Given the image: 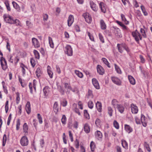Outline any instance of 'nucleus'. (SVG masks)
Instances as JSON below:
<instances>
[{
  "instance_id": "f8f14e48",
  "label": "nucleus",
  "mask_w": 152,
  "mask_h": 152,
  "mask_svg": "<svg viewBox=\"0 0 152 152\" xmlns=\"http://www.w3.org/2000/svg\"><path fill=\"white\" fill-rule=\"evenodd\" d=\"M64 87L66 90V92L67 94H69L70 93V91L72 89V87L70 84L67 83H64Z\"/></svg>"
},
{
  "instance_id": "f257e3e1",
  "label": "nucleus",
  "mask_w": 152,
  "mask_h": 152,
  "mask_svg": "<svg viewBox=\"0 0 152 152\" xmlns=\"http://www.w3.org/2000/svg\"><path fill=\"white\" fill-rule=\"evenodd\" d=\"M136 122L137 124H140L141 123L144 127L147 126V121L144 115L141 114V120H140L138 117H136L135 118Z\"/></svg>"
},
{
  "instance_id": "a19ab883",
  "label": "nucleus",
  "mask_w": 152,
  "mask_h": 152,
  "mask_svg": "<svg viewBox=\"0 0 152 152\" xmlns=\"http://www.w3.org/2000/svg\"><path fill=\"white\" fill-rule=\"evenodd\" d=\"M48 40L50 47L51 48H53L54 47V44L52 38L50 37H49Z\"/></svg>"
},
{
  "instance_id": "2f4dec72",
  "label": "nucleus",
  "mask_w": 152,
  "mask_h": 152,
  "mask_svg": "<svg viewBox=\"0 0 152 152\" xmlns=\"http://www.w3.org/2000/svg\"><path fill=\"white\" fill-rule=\"evenodd\" d=\"M144 146L145 150H146L148 152H151V149L149 145L146 142H144Z\"/></svg>"
},
{
  "instance_id": "7c9ffc66",
  "label": "nucleus",
  "mask_w": 152,
  "mask_h": 152,
  "mask_svg": "<svg viewBox=\"0 0 152 152\" xmlns=\"http://www.w3.org/2000/svg\"><path fill=\"white\" fill-rule=\"evenodd\" d=\"M12 4L14 7L15 9L18 11L20 12V9L19 5L15 2L13 1Z\"/></svg>"
},
{
  "instance_id": "13d9d810",
  "label": "nucleus",
  "mask_w": 152,
  "mask_h": 152,
  "mask_svg": "<svg viewBox=\"0 0 152 152\" xmlns=\"http://www.w3.org/2000/svg\"><path fill=\"white\" fill-rule=\"evenodd\" d=\"M94 104L91 101H89L88 102V107L91 109H92L94 107Z\"/></svg>"
},
{
  "instance_id": "6e6552de",
  "label": "nucleus",
  "mask_w": 152,
  "mask_h": 152,
  "mask_svg": "<svg viewBox=\"0 0 152 152\" xmlns=\"http://www.w3.org/2000/svg\"><path fill=\"white\" fill-rule=\"evenodd\" d=\"M99 5L101 12L104 13H105L106 11V5L103 2H100Z\"/></svg>"
},
{
  "instance_id": "9d476101",
  "label": "nucleus",
  "mask_w": 152,
  "mask_h": 152,
  "mask_svg": "<svg viewBox=\"0 0 152 152\" xmlns=\"http://www.w3.org/2000/svg\"><path fill=\"white\" fill-rule=\"evenodd\" d=\"M36 81L35 80H34L33 81V83L32 84L31 83H29V87L30 90V91L31 94H33V88H34L35 91H36Z\"/></svg>"
},
{
  "instance_id": "ea45409f",
  "label": "nucleus",
  "mask_w": 152,
  "mask_h": 152,
  "mask_svg": "<svg viewBox=\"0 0 152 152\" xmlns=\"http://www.w3.org/2000/svg\"><path fill=\"white\" fill-rule=\"evenodd\" d=\"M121 144L122 146L124 148H125L126 149H127L128 148V144L126 140H122Z\"/></svg>"
},
{
  "instance_id": "0e129e2a",
  "label": "nucleus",
  "mask_w": 152,
  "mask_h": 152,
  "mask_svg": "<svg viewBox=\"0 0 152 152\" xmlns=\"http://www.w3.org/2000/svg\"><path fill=\"white\" fill-rule=\"evenodd\" d=\"M30 63L33 67H34L36 65V62L33 58H31L30 59Z\"/></svg>"
},
{
  "instance_id": "6ab92c4d",
  "label": "nucleus",
  "mask_w": 152,
  "mask_h": 152,
  "mask_svg": "<svg viewBox=\"0 0 152 152\" xmlns=\"http://www.w3.org/2000/svg\"><path fill=\"white\" fill-rule=\"evenodd\" d=\"M114 32L116 36L121 37H122L121 33V30L118 28H115L114 30Z\"/></svg>"
},
{
  "instance_id": "bf43d9fd",
  "label": "nucleus",
  "mask_w": 152,
  "mask_h": 152,
  "mask_svg": "<svg viewBox=\"0 0 152 152\" xmlns=\"http://www.w3.org/2000/svg\"><path fill=\"white\" fill-rule=\"evenodd\" d=\"M37 118L39 120V121L40 124H42V118L39 113H38L37 114Z\"/></svg>"
},
{
  "instance_id": "c9c22d12",
  "label": "nucleus",
  "mask_w": 152,
  "mask_h": 152,
  "mask_svg": "<svg viewBox=\"0 0 152 152\" xmlns=\"http://www.w3.org/2000/svg\"><path fill=\"white\" fill-rule=\"evenodd\" d=\"M112 104L115 109L119 104H118V102L116 99H113L112 101Z\"/></svg>"
},
{
  "instance_id": "79ce46f5",
  "label": "nucleus",
  "mask_w": 152,
  "mask_h": 152,
  "mask_svg": "<svg viewBox=\"0 0 152 152\" xmlns=\"http://www.w3.org/2000/svg\"><path fill=\"white\" fill-rule=\"evenodd\" d=\"M114 66L115 70L119 74H121L122 72L120 67L116 64H114Z\"/></svg>"
},
{
  "instance_id": "680f3d73",
  "label": "nucleus",
  "mask_w": 152,
  "mask_h": 152,
  "mask_svg": "<svg viewBox=\"0 0 152 152\" xmlns=\"http://www.w3.org/2000/svg\"><path fill=\"white\" fill-rule=\"evenodd\" d=\"M16 102L17 104H18L20 102V94L19 93L17 92L16 93Z\"/></svg>"
},
{
  "instance_id": "6e6d98bb",
  "label": "nucleus",
  "mask_w": 152,
  "mask_h": 152,
  "mask_svg": "<svg viewBox=\"0 0 152 152\" xmlns=\"http://www.w3.org/2000/svg\"><path fill=\"white\" fill-rule=\"evenodd\" d=\"M113 125L114 127L117 129H119V126L118 123L116 120H115L113 121Z\"/></svg>"
},
{
  "instance_id": "3c124183",
  "label": "nucleus",
  "mask_w": 152,
  "mask_h": 152,
  "mask_svg": "<svg viewBox=\"0 0 152 152\" xmlns=\"http://www.w3.org/2000/svg\"><path fill=\"white\" fill-rule=\"evenodd\" d=\"M84 116L87 119L90 118V116L88 113L87 111L86 110H85L84 111Z\"/></svg>"
},
{
  "instance_id": "de8ad7c7",
  "label": "nucleus",
  "mask_w": 152,
  "mask_h": 152,
  "mask_svg": "<svg viewBox=\"0 0 152 152\" xmlns=\"http://www.w3.org/2000/svg\"><path fill=\"white\" fill-rule=\"evenodd\" d=\"M140 32L142 34V36L144 38H146L147 36L144 29L142 28H141L140 29Z\"/></svg>"
},
{
  "instance_id": "e2e57ef3",
  "label": "nucleus",
  "mask_w": 152,
  "mask_h": 152,
  "mask_svg": "<svg viewBox=\"0 0 152 152\" xmlns=\"http://www.w3.org/2000/svg\"><path fill=\"white\" fill-rule=\"evenodd\" d=\"M67 102L66 100L65 99H64L61 102V105L64 107H66L67 105Z\"/></svg>"
},
{
  "instance_id": "c756f323",
  "label": "nucleus",
  "mask_w": 152,
  "mask_h": 152,
  "mask_svg": "<svg viewBox=\"0 0 152 152\" xmlns=\"http://www.w3.org/2000/svg\"><path fill=\"white\" fill-rule=\"evenodd\" d=\"M57 88L58 91L60 92L61 95H63L64 94L65 90H64V88L61 86H57Z\"/></svg>"
},
{
  "instance_id": "39448f33",
  "label": "nucleus",
  "mask_w": 152,
  "mask_h": 152,
  "mask_svg": "<svg viewBox=\"0 0 152 152\" xmlns=\"http://www.w3.org/2000/svg\"><path fill=\"white\" fill-rule=\"evenodd\" d=\"M20 143L22 146H27L28 144V140L27 137L25 136H23L20 139Z\"/></svg>"
},
{
  "instance_id": "cd10ccee",
  "label": "nucleus",
  "mask_w": 152,
  "mask_h": 152,
  "mask_svg": "<svg viewBox=\"0 0 152 152\" xmlns=\"http://www.w3.org/2000/svg\"><path fill=\"white\" fill-rule=\"evenodd\" d=\"M23 130L25 134H27L28 132V126L26 123H25L23 126Z\"/></svg>"
},
{
  "instance_id": "58836bf2",
  "label": "nucleus",
  "mask_w": 152,
  "mask_h": 152,
  "mask_svg": "<svg viewBox=\"0 0 152 152\" xmlns=\"http://www.w3.org/2000/svg\"><path fill=\"white\" fill-rule=\"evenodd\" d=\"M20 67L21 68V70L23 75L26 74V70L28 69L23 64H22L20 65Z\"/></svg>"
},
{
  "instance_id": "a878e982",
  "label": "nucleus",
  "mask_w": 152,
  "mask_h": 152,
  "mask_svg": "<svg viewBox=\"0 0 152 152\" xmlns=\"http://www.w3.org/2000/svg\"><path fill=\"white\" fill-rule=\"evenodd\" d=\"M51 68L49 66H47V72L50 78H52L53 77V73L51 70Z\"/></svg>"
},
{
  "instance_id": "c85d7f7f",
  "label": "nucleus",
  "mask_w": 152,
  "mask_h": 152,
  "mask_svg": "<svg viewBox=\"0 0 152 152\" xmlns=\"http://www.w3.org/2000/svg\"><path fill=\"white\" fill-rule=\"evenodd\" d=\"M118 111L121 113H123L124 110V107L122 105L119 104L118 105V107H116Z\"/></svg>"
},
{
  "instance_id": "393cba45",
  "label": "nucleus",
  "mask_w": 152,
  "mask_h": 152,
  "mask_svg": "<svg viewBox=\"0 0 152 152\" xmlns=\"http://www.w3.org/2000/svg\"><path fill=\"white\" fill-rule=\"evenodd\" d=\"M26 110L27 113L29 114L31 112L30 104L29 102H28L26 106Z\"/></svg>"
},
{
  "instance_id": "a18cd8bd",
  "label": "nucleus",
  "mask_w": 152,
  "mask_h": 152,
  "mask_svg": "<svg viewBox=\"0 0 152 152\" xmlns=\"http://www.w3.org/2000/svg\"><path fill=\"white\" fill-rule=\"evenodd\" d=\"M102 60L103 62L104 63L107 65V67L109 68L110 67V64L106 58H102Z\"/></svg>"
},
{
  "instance_id": "4468645a",
  "label": "nucleus",
  "mask_w": 152,
  "mask_h": 152,
  "mask_svg": "<svg viewBox=\"0 0 152 152\" xmlns=\"http://www.w3.org/2000/svg\"><path fill=\"white\" fill-rule=\"evenodd\" d=\"M97 72L100 75H103L104 73V68L100 65H98L96 67Z\"/></svg>"
},
{
  "instance_id": "412c9836",
  "label": "nucleus",
  "mask_w": 152,
  "mask_h": 152,
  "mask_svg": "<svg viewBox=\"0 0 152 152\" xmlns=\"http://www.w3.org/2000/svg\"><path fill=\"white\" fill-rule=\"evenodd\" d=\"M96 106L98 111L101 112L102 111V106L101 103L97 101L96 104Z\"/></svg>"
},
{
  "instance_id": "4c0bfd02",
  "label": "nucleus",
  "mask_w": 152,
  "mask_h": 152,
  "mask_svg": "<svg viewBox=\"0 0 152 152\" xmlns=\"http://www.w3.org/2000/svg\"><path fill=\"white\" fill-rule=\"evenodd\" d=\"M66 118L65 115H63L61 119V122L63 125H65L66 124Z\"/></svg>"
},
{
  "instance_id": "0eeeda50",
  "label": "nucleus",
  "mask_w": 152,
  "mask_h": 152,
  "mask_svg": "<svg viewBox=\"0 0 152 152\" xmlns=\"http://www.w3.org/2000/svg\"><path fill=\"white\" fill-rule=\"evenodd\" d=\"M86 21L88 23H90L92 21V18L90 15L88 13H84L83 15Z\"/></svg>"
},
{
  "instance_id": "1a4fd4ad",
  "label": "nucleus",
  "mask_w": 152,
  "mask_h": 152,
  "mask_svg": "<svg viewBox=\"0 0 152 152\" xmlns=\"http://www.w3.org/2000/svg\"><path fill=\"white\" fill-rule=\"evenodd\" d=\"M131 111L132 113L136 114L137 113L138 110L137 106L134 104H132L130 105Z\"/></svg>"
},
{
  "instance_id": "f03ea898",
  "label": "nucleus",
  "mask_w": 152,
  "mask_h": 152,
  "mask_svg": "<svg viewBox=\"0 0 152 152\" xmlns=\"http://www.w3.org/2000/svg\"><path fill=\"white\" fill-rule=\"evenodd\" d=\"M132 35L137 43L139 42L140 40H142V36L137 30H136L135 31L132 32Z\"/></svg>"
},
{
  "instance_id": "603ef678",
  "label": "nucleus",
  "mask_w": 152,
  "mask_h": 152,
  "mask_svg": "<svg viewBox=\"0 0 152 152\" xmlns=\"http://www.w3.org/2000/svg\"><path fill=\"white\" fill-rule=\"evenodd\" d=\"M14 23L13 24H15L17 26H21V23L17 19H14Z\"/></svg>"
},
{
  "instance_id": "4d7b16f0",
  "label": "nucleus",
  "mask_w": 152,
  "mask_h": 152,
  "mask_svg": "<svg viewBox=\"0 0 152 152\" xmlns=\"http://www.w3.org/2000/svg\"><path fill=\"white\" fill-rule=\"evenodd\" d=\"M108 113L110 116H111L112 115V113L113 112V110L112 108L110 107H108L107 108Z\"/></svg>"
},
{
  "instance_id": "774afa93",
  "label": "nucleus",
  "mask_w": 152,
  "mask_h": 152,
  "mask_svg": "<svg viewBox=\"0 0 152 152\" xmlns=\"http://www.w3.org/2000/svg\"><path fill=\"white\" fill-rule=\"evenodd\" d=\"M101 121L99 118H97L95 121V124L98 126H99L100 125Z\"/></svg>"
},
{
  "instance_id": "052dcab7",
  "label": "nucleus",
  "mask_w": 152,
  "mask_h": 152,
  "mask_svg": "<svg viewBox=\"0 0 152 152\" xmlns=\"http://www.w3.org/2000/svg\"><path fill=\"white\" fill-rule=\"evenodd\" d=\"M4 3L6 7L7 10L8 11H10L11 10V9L10 7V5L8 1H5Z\"/></svg>"
},
{
  "instance_id": "864d4df0",
  "label": "nucleus",
  "mask_w": 152,
  "mask_h": 152,
  "mask_svg": "<svg viewBox=\"0 0 152 152\" xmlns=\"http://www.w3.org/2000/svg\"><path fill=\"white\" fill-rule=\"evenodd\" d=\"M34 53L35 56V58L37 59L39 58V53L36 50H34Z\"/></svg>"
},
{
  "instance_id": "49530a36",
  "label": "nucleus",
  "mask_w": 152,
  "mask_h": 152,
  "mask_svg": "<svg viewBox=\"0 0 152 152\" xmlns=\"http://www.w3.org/2000/svg\"><path fill=\"white\" fill-rule=\"evenodd\" d=\"M20 119H18L16 122V129L17 130H19L20 129Z\"/></svg>"
},
{
  "instance_id": "37998d69",
  "label": "nucleus",
  "mask_w": 152,
  "mask_h": 152,
  "mask_svg": "<svg viewBox=\"0 0 152 152\" xmlns=\"http://www.w3.org/2000/svg\"><path fill=\"white\" fill-rule=\"evenodd\" d=\"M75 73L80 78H82L83 77V73L78 70H75Z\"/></svg>"
},
{
  "instance_id": "69168bd1",
  "label": "nucleus",
  "mask_w": 152,
  "mask_h": 152,
  "mask_svg": "<svg viewBox=\"0 0 152 152\" xmlns=\"http://www.w3.org/2000/svg\"><path fill=\"white\" fill-rule=\"evenodd\" d=\"M75 148H78L79 146V140L76 139L75 142Z\"/></svg>"
},
{
  "instance_id": "a211bd4d",
  "label": "nucleus",
  "mask_w": 152,
  "mask_h": 152,
  "mask_svg": "<svg viewBox=\"0 0 152 152\" xmlns=\"http://www.w3.org/2000/svg\"><path fill=\"white\" fill-rule=\"evenodd\" d=\"M95 137L98 140L101 139L102 137V133L99 131H97L95 134Z\"/></svg>"
},
{
  "instance_id": "aec40b11",
  "label": "nucleus",
  "mask_w": 152,
  "mask_h": 152,
  "mask_svg": "<svg viewBox=\"0 0 152 152\" xmlns=\"http://www.w3.org/2000/svg\"><path fill=\"white\" fill-rule=\"evenodd\" d=\"M90 7L91 9L94 11L96 12L98 10V7L92 1L90 2Z\"/></svg>"
},
{
  "instance_id": "4be33fe9",
  "label": "nucleus",
  "mask_w": 152,
  "mask_h": 152,
  "mask_svg": "<svg viewBox=\"0 0 152 152\" xmlns=\"http://www.w3.org/2000/svg\"><path fill=\"white\" fill-rule=\"evenodd\" d=\"M100 24L101 28L102 29L104 30L106 29V25L103 19H101L100 20Z\"/></svg>"
},
{
  "instance_id": "72a5a7b5",
  "label": "nucleus",
  "mask_w": 152,
  "mask_h": 152,
  "mask_svg": "<svg viewBox=\"0 0 152 152\" xmlns=\"http://www.w3.org/2000/svg\"><path fill=\"white\" fill-rule=\"evenodd\" d=\"M36 73L37 76L39 77L42 74V72L41 69L39 67H38L36 72Z\"/></svg>"
},
{
  "instance_id": "5701e85b",
  "label": "nucleus",
  "mask_w": 152,
  "mask_h": 152,
  "mask_svg": "<svg viewBox=\"0 0 152 152\" xmlns=\"http://www.w3.org/2000/svg\"><path fill=\"white\" fill-rule=\"evenodd\" d=\"M124 128L125 131L128 133L132 132L133 131L132 128L128 125L125 124Z\"/></svg>"
},
{
  "instance_id": "e433bc0d",
  "label": "nucleus",
  "mask_w": 152,
  "mask_h": 152,
  "mask_svg": "<svg viewBox=\"0 0 152 152\" xmlns=\"http://www.w3.org/2000/svg\"><path fill=\"white\" fill-rule=\"evenodd\" d=\"M121 16L122 20L124 22L125 24L128 25L129 24V22L126 20L125 17V15L124 14H121Z\"/></svg>"
},
{
  "instance_id": "8fccbe9b",
  "label": "nucleus",
  "mask_w": 152,
  "mask_h": 152,
  "mask_svg": "<svg viewBox=\"0 0 152 152\" xmlns=\"http://www.w3.org/2000/svg\"><path fill=\"white\" fill-rule=\"evenodd\" d=\"M95 144L94 142L93 141H91L90 144V147L91 151H94L95 148Z\"/></svg>"
},
{
  "instance_id": "bb28decb",
  "label": "nucleus",
  "mask_w": 152,
  "mask_h": 152,
  "mask_svg": "<svg viewBox=\"0 0 152 152\" xmlns=\"http://www.w3.org/2000/svg\"><path fill=\"white\" fill-rule=\"evenodd\" d=\"M128 78L130 83L132 85H134L135 84V80L134 78L131 75L128 76Z\"/></svg>"
},
{
  "instance_id": "9b49d317",
  "label": "nucleus",
  "mask_w": 152,
  "mask_h": 152,
  "mask_svg": "<svg viewBox=\"0 0 152 152\" xmlns=\"http://www.w3.org/2000/svg\"><path fill=\"white\" fill-rule=\"evenodd\" d=\"M32 42L33 45L35 48H38L40 47V43L36 38H33L32 39Z\"/></svg>"
},
{
  "instance_id": "dca6fc26",
  "label": "nucleus",
  "mask_w": 152,
  "mask_h": 152,
  "mask_svg": "<svg viewBox=\"0 0 152 152\" xmlns=\"http://www.w3.org/2000/svg\"><path fill=\"white\" fill-rule=\"evenodd\" d=\"M74 21V16L72 15H69L67 20L68 25L69 26H70Z\"/></svg>"
},
{
  "instance_id": "ddd939ff",
  "label": "nucleus",
  "mask_w": 152,
  "mask_h": 152,
  "mask_svg": "<svg viewBox=\"0 0 152 152\" xmlns=\"http://www.w3.org/2000/svg\"><path fill=\"white\" fill-rule=\"evenodd\" d=\"M111 79L112 81L115 84L117 85H121V80L117 77H111Z\"/></svg>"
},
{
  "instance_id": "c03bdc74",
  "label": "nucleus",
  "mask_w": 152,
  "mask_h": 152,
  "mask_svg": "<svg viewBox=\"0 0 152 152\" xmlns=\"http://www.w3.org/2000/svg\"><path fill=\"white\" fill-rule=\"evenodd\" d=\"M5 109L6 113H7L8 112L9 109L8 100H7L6 101V102L5 103Z\"/></svg>"
},
{
  "instance_id": "f3484780",
  "label": "nucleus",
  "mask_w": 152,
  "mask_h": 152,
  "mask_svg": "<svg viewBox=\"0 0 152 152\" xmlns=\"http://www.w3.org/2000/svg\"><path fill=\"white\" fill-rule=\"evenodd\" d=\"M125 45L124 44H118L117 47L118 48L119 51L121 53H122L125 48Z\"/></svg>"
},
{
  "instance_id": "423d86ee",
  "label": "nucleus",
  "mask_w": 152,
  "mask_h": 152,
  "mask_svg": "<svg viewBox=\"0 0 152 152\" xmlns=\"http://www.w3.org/2000/svg\"><path fill=\"white\" fill-rule=\"evenodd\" d=\"M0 62L2 69L5 70L7 67V64L4 58L1 57L0 59Z\"/></svg>"
},
{
  "instance_id": "20e7f679",
  "label": "nucleus",
  "mask_w": 152,
  "mask_h": 152,
  "mask_svg": "<svg viewBox=\"0 0 152 152\" xmlns=\"http://www.w3.org/2000/svg\"><path fill=\"white\" fill-rule=\"evenodd\" d=\"M65 52L69 56H71L73 55V50L71 46L67 45L65 48Z\"/></svg>"
},
{
  "instance_id": "2eb2a0df",
  "label": "nucleus",
  "mask_w": 152,
  "mask_h": 152,
  "mask_svg": "<svg viewBox=\"0 0 152 152\" xmlns=\"http://www.w3.org/2000/svg\"><path fill=\"white\" fill-rule=\"evenodd\" d=\"M92 83L94 86L97 89L100 88V86L97 80L95 78L92 79Z\"/></svg>"
},
{
  "instance_id": "b1692460",
  "label": "nucleus",
  "mask_w": 152,
  "mask_h": 152,
  "mask_svg": "<svg viewBox=\"0 0 152 152\" xmlns=\"http://www.w3.org/2000/svg\"><path fill=\"white\" fill-rule=\"evenodd\" d=\"M50 88L48 86H45L43 89L44 95L46 96L48 95L50 91Z\"/></svg>"
},
{
  "instance_id": "5fc2aeb1",
  "label": "nucleus",
  "mask_w": 152,
  "mask_h": 152,
  "mask_svg": "<svg viewBox=\"0 0 152 152\" xmlns=\"http://www.w3.org/2000/svg\"><path fill=\"white\" fill-rule=\"evenodd\" d=\"M7 141V136L6 134H4L3 138V144L2 145L4 146L6 144Z\"/></svg>"
},
{
  "instance_id": "7ed1b4c3",
  "label": "nucleus",
  "mask_w": 152,
  "mask_h": 152,
  "mask_svg": "<svg viewBox=\"0 0 152 152\" xmlns=\"http://www.w3.org/2000/svg\"><path fill=\"white\" fill-rule=\"evenodd\" d=\"M4 20L7 23L11 24L14 23L13 18L8 15L4 14L3 16Z\"/></svg>"
},
{
  "instance_id": "338daca9",
  "label": "nucleus",
  "mask_w": 152,
  "mask_h": 152,
  "mask_svg": "<svg viewBox=\"0 0 152 152\" xmlns=\"http://www.w3.org/2000/svg\"><path fill=\"white\" fill-rule=\"evenodd\" d=\"M88 35L90 39L92 41H94V37L93 35L90 33V32H88Z\"/></svg>"
},
{
  "instance_id": "09e8293b",
  "label": "nucleus",
  "mask_w": 152,
  "mask_h": 152,
  "mask_svg": "<svg viewBox=\"0 0 152 152\" xmlns=\"http://www.w3.org/2000/svg\"><path fill=\"white\" fill-rule=\"evenodd\" d=\"M140 8L142 10V12H143L144 15L145 16H147L148 15V13L146 11L145 9V7L143 5H141L140 6Z\"/></svg>"
},
{
  "instance_id": "f704fd0d",
  "label": "nucleus",
  "mask_w": 152,
  "mask_h": 152,
  "mask_svg": "<svg viewBox=\"0 0 152 152\" xmlns=\"http://www.w3.org/2000/svg\"><path fill=\"white\" fill-rule=\"evenodd\" d=\"M53 110L54 112L57 113L58 111V104L57 102H55L53 105Z\"/></svg>"
},
{
  "instance_id": "473e14b6",
  "label": "nucleus",
  "mask_w": 152,
  "mask_h": 152,
  "mask_svg": "<svg viewBox=\"0 0 152 152\" xmlns=\"http://www.w3.org/2000/svg\"><path fill=\"white\" fill-rule=\"evenodd\" d=\"M84 131L86 133H88L90 132V127L87 124H84Z\"/></svg>"
}]
</instances>
